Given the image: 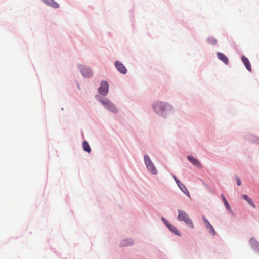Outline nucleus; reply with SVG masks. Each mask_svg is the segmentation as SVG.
Instances as JSON below:
<instances>
[{
  "instance_id": "obj_1",
  "label": "nucleus",
  "mask_w": 259,
  "mask_h": 259,
  "mask_svg": "<svg viewBox=\"0 0 259 259\" xmlns=\"http://www.w3.org/2000/svg\"><path fill=\"white\" fill-rule=\"evenodd\" d=\"M178 219L179 221H184L191 229L194 228V225L189 215L185 211L178 210Z\"/></svg>"
},
{
  "instance_id": "obj_2",
  "label": "nucleus",
  "mask_w": 259,
  "mask_h": 259,
  "mask_svg": "<svg viewBox=\"0 0 259 259\" xmlns=\"http://www.w3.org/2000/svg\"><path fill=\"white\" fill-rule=\"evenodd\" d=\"M100 103L107 109L111 112L116 113L118 111L114 105L107 99L104 98L100 100Z\"/></svg>"
},
{
  "instance_id": "obj_3",
  "label": "nucleus",
  "mask_w": 259,
  "mask_h": 259,
  "mask_svg": "<svg viewBox=\"0 0 259 259\" xmlns=\"http://www.w3.org/2000/svg\"><path fill=\"white\" fill-rule=\"evenodd\" d=\"M168 106L161 102H156L153 105L155 111L158 114H162Z\"/></svg>"
},
{
  "instance_id": "obj_4",
  "label": "nucleus",
  "mask_w": 259,
  "mask_h": 259,
  "mask_svg": "<svg viewBox=\"0 0 259 259\" xmlns=\"http://www.w3.org/2000/svg\"><path fill=\"white\" fill-rule=\"evenodd\" d=\"M144 160L145 164L147 167V168L149 169V170L153 174H157V170L155 168V166L154 165L153 163L150 160V158L147 155L144 156Z\"/></svg>"
},
{
  "instance_id": "obj_5",
  "label": "nucleus",
  "mask_w": 259,
  "mask_h": 259,
  "mask_svg": "<svg viewBox=\"0 0 259 259\" xmlns=\"http://www.w3.org/2000/svg\"><path fill=\"white\" fill-rule=\"evenodd\" d=\"M109 85L107 81H103L101 82V86L98 89L99 93L103 95H106L108 92Z\"/></svg>"
},
{
  "instance_id": "obj_6",
  "label": "nucleus",
  "mask_w": 259,
  "mask_h": 259,
  "mask_svg": "<svg viewBox=\"0 0 259 259\" xmlns=\"http://www.w3.org/2000/svg\"><path fill=\"white\" fill-rule=\"evenodd\" d=\"M202 219L205 224L206 228L208 230L209 232L212 235H215V231L213 229V226L211 225V224L209 222V221L206 219V218L204 216L202 217Z\"/></svg>"
},
{
  "instance_id": "obj_7",
  "label": "nucleus",
  "mask_w": 259,
  "mask_h": 259,
  "mask_svg": "<svg viewBox=\"0 0 259 259\" xmlns=\"http://www.w3.org/2000/svg\"><path fill=\"white\" fill-rule=\"evenodd\" d=\"M81 71L82 75L85 77H90L93 74L91 70L87 66H84L81 69Z\"/></svg>"
},
{
  "instance_id": "obj_8",
  "label": "nucleus",
  "mask_w": 259,
  "mask_h": 259,
  "mask_svg": "<svg viewBox=\"0 0 259 259\" xmlns=\"http://www.w3.org/2000/svg\"><path fill=\"white\" fill-rule=\"evenodd\" d=\"M249 243L253 248L259 252V243L253 238H251L249 241Z\"/></svg>"
},
{
  "instance_id": "obj_9",
  "label": "nucleus",
  "mask_w": 259,
  "mask_h": 259,
  "mask_svg": "<svg viewBox=\"0 0 259 259\" xmlns=\"http://www.w3.org/2000/svg\"><path fill=\"white\" fill-rule=\"evenodd\" d=\"M43 2L47 5L51 6L54 8H58L59 7V5L54 0H43Z\"/></svg>"
},
{
  "instance_id": "obj_10",
  "label": "nucleus",
  "mask_w": 259,
  "mask_h": 259,
  "mask_svg": "<svg viewBox=\"0 0 259 259\" xmlns=\"http://www.w3.org/2000/svg\"><path fill=\"white\" fill-rule=\"evenodd\" d=\"M180 184L178 185L180 189L184 193H185L188 197L190 198V194L187 189L186 187L184 185L183 183H182L181 182H179Z\"/></svg>"
},
{
  "instance_id": "obj_11",
  "label": "nucleus",
  "mask_w": 259,
  "mask_h": 259,
  "mask_svg": "<svg viewBox=\"0 0 259 259\" xmlns=\"http://www.w3.org/2000/svg\"><path fill=\"white\" fill-rule=\"evenodd\" d=\"M217 57L218 58L221 60L224 63L228 64L229 62L228 59L227 57L222 53H217Z\"/></svg>"
},
{
  "instance_id": "obj_12",
  "label": "nucleus",
  "mask_w": 259,
  "mask_h": 259,
  "mask_svg": "<svg viewBox=\"0 0 259 259\" xmlns=\"http://www.w3.org/2000/svg\"><path fill=\"white\" fill-rule=\"evenodd\" d=\"M188 159L194 165L197 167H200L201 166L199 161L195 157L192 156H188L187 157Z\"/></svg>"
},
{
  "instance_id": "obj_13",
  "label": "nucleus",
  "mask_w": 259,
  "mask_h": 259,
  "mask_svg": "<svg viewBox=\"0 0 259 259\" xmlns=\"http://www.w3.org/2000/svg\"><path fill=\"white\" fill-rule=\"evenodd\" d=\"M167 227L172 232H173L174 233H175V234H176L178 236H181V233L179 232V231L177 230V229L175 226H174L171 224H169V225H168L167 226Z\"/></svg>"
},
{
  "instance_id": "obj_14",
  "label": "nucleus",
  "mask_w": 259,
  "mask_h": 259,
  "mask_svg": "<svg viewBox=\"0 0 259 259\" xmlns=\"http://www.w3.org/2000/svg\"><path fill=\"white\" fill-rule=\"evenodd\" d=\"M134 244V241L132 239H125L123 240L121 242L122 246H126L132 245Z\"/></svg>"
},
{
  "instance_id": "obj_15",
  "label": "nucleus",
  "mask_w": 259,
  "mask_h": 259,
  "mask_svg": "<svg viewBox=\"0 0 259 259\" xmlns=\"http://www.w3.org/2000/svg\"><path fill=\"white\" fill-rule=\"evenodd\" d=\"M242 197L244 199H245L248 203L249 205H250L253 208H255V204L254 203H253V202L251 200V199H250L248 196L246 195V194H244L242 195Z\"/></svg>"
},
{
  "instance_id": "obj_16",
  "label": "nucleus",
  "mask_w": 259,
  "mask_h": 259,
  "mask_svg": "<svg viewBox=\"0 0 259 259\" xmlns=\"http://www.w3.org/2000/svg\"><path fill=\"white\" fill-rule=\"evenodd\" d=\"M221 197H222V200H223V201L224 202V204L226 208H227V209L228 211H229L230 212H232V210H231V207H230V206L229 205V204L227 202V201L226 199L225 198V196L223 194H222L221 195Z\"/></svg>"
},
{
  "instance_id": "obj_17",
  "label": "nucleus",
  "mask_w": 259,
  "mask_h": 259,
  "mask_svg": "<svg viewBox=\"0 0 259 259\" xmlns=\"http://www.w3.org/2000/svg\"><path fill=\"white\" fill-rule=\"evenodd\" d=\"M83 150L87 152L88 153H90L91 152V148L90 145L87 141H84L82 144Z\"/></svg>"
},
{
  "instance_id": "obj_18",
  "label": "nucleus",
  "mask_w": 259,
  "mask_h": 259,
  "mask_svg": "<svg viewBox=\"0 0 259 259\" xmlns=\"http://www.w3.org/2000/svg\"><path fill=\"white\" fill-rule=\"evenodd\" d=\"M117 70L122 74H125L127 72V69L125 66H116Z\"/></svg>"
},
{
  "instance_id": "obj_19",
  "label": "nucleus",
  "mask_w": 259,
  "mask_h": 259,
  "mask_svg": "<svg viewBox=\"0 0 259 259\" xmlns=\"http://www.w3.org/2000/svg\"><path fill=\"white\" fill-rule=\"evenodd\" d=\"M242 60L243 63H244V65H250L249 64V61L248 59L245 56L242 57Z\"/></svg>"
},
{
  "instance_id": "obj_20",
  "label": "nucleus",
  "mask_w": 259,
  "mask_h": 259,
  "mask_svg": "<svg viewBox=\"0 0 259 259\" xmlns=\"http://www.w3.org/2000/svg\"><path fill=\"white\" fill-rule=\"evenodd\" d=\"M162 221L166 225V226L169 225L170 223L168 222V221L163 217L161 218Z\"/></svg>"
},
{
  "instance_id": "obj_21",
  "label": "nucleus",
  "mask_w": 259,
  "mask_h": 259,
  "mask_svg": "<svg viewBox=\"0 0 259 259\" xmlns=\"http://www.w3.org/2000/svg\"><path fill=\"white\" fill-rule=\"evenodd\" d=\"M208 41L209 42H211L212 43H216L217 42V41L215 39L213 38H209L208 39Z\"/></svg>"
},
{
  "instance_id": "obj_22",
  "label": "nucleus",
  "mask_w": 259,
  "mask_h": 259,
  "mask_svg": "<svg viewBox=\"0 0 259 259\" xmlns=\"http://www.w3.org/2000/svg\"><path fill=\"white\" fill-rule=\"evenodd\" d=\"M173 178L175 179L176 182L177 183V185L178 186L180 184L179 182H180V181L177 179V178L175 176H174Z\"/></svg>"
},
{
  "instance_id": "obj_23",
  "label": "nucleus",
  "mask_w": 259,
  "mask_h": 259,
  "mask_svg": "<svg viewBox=\"0 0 259 259\" xmlns=\"http://www.w3.org/2000/svg\"><path fill=\"white\" fill-rule=\"evenodd\" d=\"M236 182H237V185H238V186L241 185V180H240L239 178H237Z\"/></svg>"
},
{
  "instance_id": "obj_24",
  "label": "nucleus",
  "mask_w": 259,
  "mask_h": 259,
  "mask_svg": "<svg viewBox=\"0 0 259 259\" xmlns=\"http://www.w3.org/2000/svg\"><path fill=\"white\" fill-rule=\"evenodd\" d=\"M247 69L249 71H251V66H245Z\"/></svg>"
},
{
  "instance_id": "obj_25",
  "label": "nucleus",
  "mask_w": 259,
  "mask_h": 259,
  "mask_svg": "<svg viewBox=\"0 0 259 259\" xmlns=\"http://www.w3.org/2000/svg\"><path fill=\"white\" fill-rule=\"evenodd\" d=\"M114 65H122V64L121 63L119 62V61H116V62H115Z\"/></svg>"
}]
</instances>
